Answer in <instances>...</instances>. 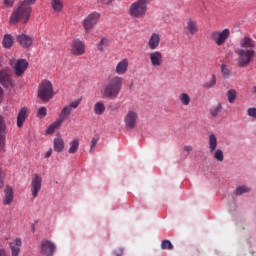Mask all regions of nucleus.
I'll list each match as a JSON object with an SVG mask.
<instances>
[{"label":"nucleus","instance_id":"1","mask_svg":"<svg viewBox=\"0 0 256 256\" xmlns=\"http://www.w3.org/2000/svg\"><path fill=\"white\" fill-rule=\"evenodd\" d=\"M31 13H33V8L31 6L25 5V3L18 4L14 7L9 18L10 25H17L18 23L27 25L31 19Z\"/></svg>","mask_w":256,"mask_h":256},{"label":"nucleus","instance_id":"2","mask_svg":"<svg viewBox=\"0 0 256 256\" xmlns=\"http://www.w3.org/2000/svg\"><path fill=\"white\" fill-rule=\"evenodd\" d=\"M123 89V77L111 76L104 83L103 95L106 99H117Z\"/></svg>","mask_w":256,"mask_h":256},{"label":"nucleus","instance_id":"3","mask_svg":"<svg viewBox=\"0 0 256 256\" xmlns=\"http://www.w3.org/2000/svg\"><path fill=\"white\" fill-rule=\"evenodd\" d=\"M151 0H136L129 7V15L133 19H143L147 15Z\"/></svg>","mask_w":256,"mask_h":256},{"label":"nucleus","instance_id":"4","mask_svg":"<svg viewBox=\"0 0 256 256\" xmlns=\"http://www.w3.org/2000/svg\"><path fill=\"white\" fill-rule=\"evenodd\" d=\"M38 98L43 101V103H49L53 97H55V91L53 90V83L49 80H43L38 85L37 91Z\"/></svg>","mask_w":256,"mask_h":256},{"label":"nucleus","instance_id":"5","mask_svg":"<svg viewBox=\"0 0 256 256\" xmlns=\"http://www.w3.org/2000/svg\"><path fill=\"white\" fill-rule=\"evenodd\" d=\"M237 57V65L240 69H244L245 67H249L251 65V61L255 58V50H245L243 48H237L235 50Z\"/></svg>","mask_w":256,"mask_h":256},{"label":"nucleus","instance_id":"6","mask_svg":"<svg viewBox=\"0 0 256 256\" xmlns=\"http://www.w3.org/2000/svg\"><path fill=\"white\" fill-rule=\"evenodd\" d=\"M217 145H219L217 136H215V134H210L208 136V149L210 153H214V159H216V161L223 163L225 155L223 154V150L217 149Z\"/></svg>","mask_w":256,"mask_h":256},{"label":"nucleus","instance_id":"7","mask_svg":"<svg viewBox=\"0 0 256 256\" xmlns=\"http://www.w3.org/2000/svg\"><path fill=\"white\" fill-rule=\"evenodd\" d=\"M229 37H231V30H229V28H225L222 31L215 30L210 34V39H212L218 47L225 45Z\"/></svg>","mask_w":256,"mask_h":256},{"label":"nucleus","instance_id":"8","mask_svg":"<svg viewBox=\"0 0 256 256\" xmlns=\"http://www.w3.org/2000/svg\"><path fill=\"white\" fill-rule=\"evenodd\" d=\"M137 123H139V113L135 110H128L124 116L125 128L131 131L137 127Z\"/></svg>","mask_w":256,"mask_h":256},{"label":"nucleus","instance_id":"9","mask_svg":"<svg viewBox=\"0 0 256 256\" xmlns=\"http://www.w3.org/2000/svg\"><path fill=\"white\" fill-rule=\"evenodd\" d=\"M100 18H101V14H99L97 12H93L90 15H88L82 21V25H83L84 31L86 33H89L95 27V25H97V23L99 22Z\"/></svg>","mask_w":256,"mask_h":256},{"label":"nucleus","instance_id":"10","mask_svg":"<svg viewBox=\"0 0 256 256\" xmlns=\"http://www.w3.org/2000/svg\"><path fill=\"white\" fill-rule=\"evenodd\" d=\"M150 65L154 67V69H159V67L163 66L165 63V57L163 56L162 52L159 50H154L149 53L148 55Z\"/></svg>","mask_w":256,"mask_h":256},{"label":"nucleus","instance_id":"11","mask_svg":"<svg viewBox=\"0 0 256 256\" xmlns=\"http://www.w3.org/2000/svg\"><path fill=\"white\" fill-rule=\"evenodd\" d=\"M7 139V124L5 118L0 114V153H5V145Z\"/></svg>","mask_w":256,"mask_h":256},{"label":"nucleus","instance_id":"12","mask_svg":"<svg viewBox=\"0 0 256 256\" xmlns=\"http://www.w3.org/2000/svg\"><path fill=\"white\" fill-rule=\"evenodd\" d=\"M185 35H191L192 37L199 33V24L196 20L189 18L183 25Z\"/></svg>","mask_w":256,"mask_h":256},{"label":"nucleus","instance_id":"13","mask_svg":"<svg viewBox=\"0 0 256 256\" xmlns=\"http://www.w3.org/2000/svg\"><path fill=\"white\" fill-rule=\"evenodd\" d=\"M239 47L240 49H245V51H255L256 42L251 38V36L245 35L240 39Z\"/></svg>","mask_w":256,"mask_h":256},{"label":"nucleus","instance_id":"14","mask_svg":"<svg viewBox=\"0 0 256 256\" xmlns=\"http://www.w3.org/2000/svg\"><path fill=\"white\" fill-rule=\"evenodd\" d=\"M0 83L7 89L15 87V84H13V79H11V72L8 69H3L0 71Z\"/></svg>","mask_w":256,"mask_h":256},{"label":"nucleus","instance_id":"15","mask_svg":"<svg viewBox=\"0 0 256 256\" xmlns=\"http://www.w3.org/2000/svg\"><path fill=\"white\" fill-rule=\"evenodd\" d=\"M70 53L72 55H75L76 57L85 55V44L83 43V41L75 39L71 44Z\"/></svg>","mask_w":256,"mask_h":256},{"label":"nucleus","instance_id":"16","mask_svg":"<svg viewBox=\"0 0 256 256\" xmlns=\"http://www.w3.org/2000/svg\"><path fill=\"white\" fill-rule=\"evenodd\" d=\"M42 183L43 179L41 178V176H39V174H34L31 181V192L34 199L37 198V196L39 195Z\"/></svg>","mask_w":256,"mask_h":256},{"label":"nucleus","instance_id":"17","mask_svg":"<svg viewBox=\"0 0 256 256\" xmlns=\"http://www.w3.org/2000/svg\"><path fill=\"white\" fill-rule=\"evenodd\" d=\"M159 45H161V34L153 32L148 39V49L156 51V49H159Z\"/></svg>","mask_w":256,"mask_h":256},{"label":"nucleus","instance_id":"18","mask_svg":"<svg viewBox=\"0 0 256 256\" xmlns=\"http://www.w3.org/2000/svg\"><path fill=\"white\" fill-rule=\"evenodd\" d=\"M55 244H53V242L49 241V240H43L41 242V250L40 252L42 253V255L45 256H53V253H55Z\"/></svg>","mask_w":256,"mask_h":256},{"label":"nucleus","instance_id":"19","mask_svg":"<svg viewBox=\"0 0 256 256\" xmlns=\"http://www.w3.org/2000/svg\"><path fill=\"white\" fill-rule=\"evenodd\" d=\"M29 67V62L25 59H19L17 60L15 66H14V73L16 77H21L25 71H27V68Z\"/></svg>","mask_w":256,"mask_h":256},{"label":"nucleus","instance_id":"20","mask_svg":"<svg viewBox=\"0 0 256 256\" xmlns=\"http://www.w3.org/2000/svg\"><path fill=\"white\" fill-rule=\"evenodd\" d=\"M16 41L24 49H29V47H31V45H33V38L27 34L17 35Z\"/></svg>","mask_w":256,"mask_h":256},{"label":"nucleus","instance_id":"21","mask_svg":"<svg viewBox=\"0 0 256 256\" xmlns=\"http://www.w3.org/2000/svg\"><path fill=\"white\" fill-rule=\"evenodd\" d=\"M27 117H29V109H27V107H22L18 111V115H17V127H19V129L23 127V125L25 124V121H27Z\"/></svg>","mask_w":256,"mask_h":256},{"label":"nucleus","instance_id":"22","mask_svg":"<svg viewBox=\"0 0 256 256\" xmlns=\"http://www.w3.org/2000/svg\"><path fill=\"white\" fill-rule=\"evenodd\" d=\"M129 69V59L124 58L116 65V73L117 75H125Z\"/></svg>","mask_w":256,"mask_h":256},{"label":"nucleus","instance_id":"23","mask_svg":"<svg viewBox=\"0 0 256 256\" xmlns=\"http://www.w3.org/2000/svg\"><path fill=\"white\" fill-rule=\"evenodd\" d=\"M13 187L10 185H7L4 189V199H3V205H11L13 203Z\"/></svg>","mask_w":256,"mask_h":256},{"label":"nucleus","instance_id":"24","mask_svg":"<svg viewBox=\"0 0 256 256\" xmlns=\"http://www.w3.org/2000/svg\"><path fill=\"white\" fill-rule=\"evenodd\" d=\"M65 149V140L61 138V136H58L54 139V151L56 153H63V150Z\"/></svg>","mask_w":256,"mask_h":256},{"label":"nucleus","instance_id":"25","mask_svg":"<svg viewBox=\"0 0 256 256\" xmlns=\"http://www.w3.org/2000/svg\"><path fill=\"white\" fill-rule=\"evenodd\" d=\"M73 109L70 106H64L59 114V120L63 123L66 119H69Z\"/></svg>","mask_w":256,"mask_h":256},{"label":"nucleus","instance_id":"26","mask_svg":"<svg viewBox=\"0 0 256 256\" xmlns=\"http://www.w3.org/2000/svg\"><path fill=\"white\" fill-rule=\"evenodd\" d=\"M63 7V1L51 0V8L53 9L54 13H61V11H63Z\"/></svg>","mask_w":256,"mask_h":256},{"label":"nucleus","instance_id":"27","mask_svg":"<svg viewBox=\"0 0 256 256\" xmlns=\"http://www.w3.org/2000/svg\"><path fill=\"white\" fill-rule=\"evenodd\" d=\"M61 125H63V122L58 118L55 122H53L48 129L46 130V133L48 135H53V133H55L56 129H59V127H61Z\"/></svg>","mask_w":256,"mask_h":256},{"label":"nucleus","instance_id":"28","mask_svg":"<svg viewBox=\"0 0 256 256\" xmlns=\"http://www.w3.org/2000/svg\"><path fill=\"white\" fill-rule=\"evenodd\" d=\"M61 125H63V122L58 118L55 122H53L48 129L46 130V133L48 135H53V133H55L56 129H59V127H61Z\"/></svg>","mask_w":256,"mask_h":256},{"label":"nucleus","instance_id":"29","mask_svg":"<svg viewBox=\"0 0 256 256\" xmlns=\"http://www.w3.org/2000/svg\"><path fill=\"white\" fill-rule=\"evenodd\" d=\"M179 101L184 107H189L191 105V96L187 93H181L179 95Z\"/></svg>","mask_w":256,"mask_h":256},{"label":"nucleus","instance_id":"30","mask_svg":"<svg viewBox=\"0 0 256 256\" xmlns=\"http://www.w3.org/2000/svg\"><path fill=\"white\" fill-rule=\"evenodd\" d=\"M2 44L5 49H11L13 47V36L11 34L4 35Z\"/></svg>","mask_w":256,"mask_h":256},{"label":"nucleus","instance_id":"31","mask_svg":"<svg viewBox=\"0 0 256 256\" xmlns=\"http://www.w3.org/2000/svg\"><path fill=\"white\" fill-rule=\"evenodd\" d=\"M221 111H223V105L221 103H218L216 106L210 108V115L213 119H215V117L219 116Z\"/></svg>","mask_w":256,"mask_h":256},{"label":"nucleus","instance_id":"32","mask_svg":"<svg viewBox=\"0 0 256 256\" xmlns=\"http://www.w3.org/2000/svg\"><path fill=\"white\" fill-rule=\"evenodd\" d=\"M105 103L99 101L96 104H94V113L95 115H103L105 113Z\"/></svg>","mask_w":256,"mask_h":256},{"label":"nucleus","instance_id":"33","mask_svg":"<svg viewBox=\"0 0 256 256\" xmlns=\"http://www.w3.org/2000/svg\"><path fill=\"white\" fill-rule=\"evenodd\" d=\"M69 149H68V153H70L71 155L75 154L77 151H79V140L78 139H74L69 143Z\"/></svg>","mask_w":256,"mask_h":256},{"label":"nucleus","instance_id":"34","mask_svg":"<svg viewBox=\"0 0 256 256\" xmlns=\"http://www.w3.org/2000/svg\"><path fill=\"white\" fill-rule=\"evenodd\" d=\"M217 85V76L215 74H212V78L210 81L205 82L202 87L203 89H213Z\"/></svg>","mask_w":256,"mask_h":256},{"label":"nucleus","instance_id":"35","mask_svg":"<svg viewBox=\"0 0 256 256\" xmlns=\"http://www.w3.org/2000/svg\"><path fill=\"white\" fill-rule=\"evenodd\" d=\"M220 71L222 73L223 79H229V77H231V70H229L227 64H222L220 66Z\"/></svg>","mask_w":256,"mask_h":256},{"label":"nucleus","instance_id":"36","mask_svg":"<svg viewBox=\"0 0 256 256\" xmlns=\"http://www.w3.org/2000/svg\"><path fill=\"white\" fill-rule=\"evenodd\" d=\"M109 47V39L107 38H102L101 41L97 44V49L98 51H105Z\"/></svg>","mask_w":256,"mask_h":256},{"label":"nucleus","instance_id":"37","mask_svg":"<svg viewBox=\"0 0 256 256\" xmlns=\"http://www.w3.org/2000/svg\"><path fill=\"white\" fill-rule=\"evenodd\" d=\"M226 97L229 103H235V100L237 99V91L235 89H230L226 93Z\"/></svg>","mask_w":256,"mask_h":256},{"label":"nucleus","instance_id":"38","mask_svg":"<svg viewBox=\"0 0 256 256\" xmlns=\"http://www.w3.org/2000/svg\"><path fill=\"white\" fill-rule=\"evenodd\" d=\"M173 248H174L173 243H171L169 240H163L161 242V249L163 251L165 250L173 251Z\"/></svg>","mask_w":256,"mask_h":256},{"label":"nucleus","instance_id":"39","mask_svg":"<svg viewBox=\"0 0 256 256\" xmlns=\"http://www.w3.org/2000/svg\"><path fill=\"white\" fill-rule=\"evenodd\" d=\"M250 192H251V189L246 185L238 186L235 191L236 195H243V193H250Z\"/></svg>","mask_w":256,"mask_h":256},{"label":"nucleus","instance_id":"40","mask_svg":"<svg viewBox=\"0 0 256 256\" xmlns=\"http://www.w3.org/2000/svg\"><path fill=\"white\" fill-rule=\"evenodd\" d=\"M47 116V108L45 106H42L38 109L37 117L40 119H43V117Z\"/></svg>","mask_w":256,"mask_h":256},{"label":"nucleus","instance_id":"41","mask_svg":"<svg viewBox=\"0 0 256 256\" xmlns=\"http://www.w3.org/2000/svg\"><path fill=\"white\" fill-rule=\"evenodd\" d=\"M97 143H99V138L94 137L91 140V145H90V153H93L94 149L97 147Z\"/></svg>","mask_w":256,"mask_h":256},{"label":"nucleus","instance_id":"42","mask_svg":"<svg viewBox=\"0 0 256 256\" xmlns=\"http://www.w3.org/2000/svg\"><path fill=\"white\" fill-rule=\"evenodd\" d=\"M10 247H11L12 256H19L21 248H19L18 246H14L13 244H10Z\"/></svg>","mask_w":256,"mask_h":256},{"label":"nucleus","instance_id":"43","mask_svg":"<svg viewBox=\"0 0 256 256\" xmlns=\"http://www.w3.org/2000/svg\"><path fill=\"white\" fill-rule=\"evenodd\" d=\"M247 115L249 117H252L253 119H256V108L255 107L248 108Z\"/></svg>","mask_w":256,"mask_h":256},{"label":"nucleus","instance_id":"44","mask_svg":"<svg viewBox=\"0 0 256 256\" xmlns=\"http://www.w3.org/2000/svg\"><path fill=\"white\" fill-rule=\"evenodd\" d=\"M5 185V172L0 168V189Z\"/></svg>","mask_w":256,"mask_h":256},{"label":"nucleus","instance_id":"45","mask_svg":"<svg viewBox=\"0 0 256 256\" xmlns=\"http://www.w3.org/2000/svg\"><path fill=\"white\" fill-rule=\"evenodd\" d=\"M36 2L37 0H24L23 2H20V3H24V5L31 7L32 5H35Z\"/></svg>","mask_w":256,"mask_h":256},{"label":"nucleus","instance_id":"46","mask_svg":"<svg viewBox=\"0 0 256 256\" xmlns=\"http://www.w3.org/2000/svg\"><path fill=\"white\" fill-rule=\"evenodd\" d=\"M68 107H70V109H77V107H79V101L71 102Z\"/></svg>","mask_w":256,"mask_h":256},{"label":"nucleus","instance_id":"47","mask_svg":"<svg viewBox=\"0 0 256 256\" xmlns=\"http://www.w3.org/2000/svg\"><path fill=\"white\" fill-rule=\"evenodd\" d=\"M13 3H15L14 0H4V5L6 7H13Z\"/></svg>","mask_w":256,"mask_h":256},{"label":"nucleus","instance_id":"48","mask_svg":"<svg viewBox=\"0 0 256 256\" xmlns=\"http://www.w3.org/2000/svg\"><path fill=\"white\" fill-rule=\"evenodd\" d=\"M184 151L186 153H191V151H193V146L191 145L184 146Z\"/></svg>","mask_w":256,"mask_h":256},{"label":"nucleus","instance_id":"49","mask_svg":"<svg viewBox=\"0 0 256 256\" xmlns=\"http://www.w3.org/2000/svg\"><path fill=\"white\" fill-rule=\"evenodd\" d=\"M14 247H19L21 246V239H16L15 244H12Z\"/></svg>","mask_w":256,"mask_h":256},{"label":"nucleus","instance_id":"50","mask_svg":"<svg viewBox=\"0 0 256 256\" xmlns=\"http://www.w3.org/2000/svg\"><path fill=\"white\" fill-rule=\"evenodd\" d=\"M101 3H104L105 5H111L113 3V0H100Z\"/></svg>","mask_w":256,"mask_h":256},{"label":"nucleus","instance_id":"51","mask_svg":"<svg viewBox=\"0 0 256 256\" xmlns=\"http://www.w3.org/2000/svg\"><path fill=\"white\" fill-rule=\"evenodd\" d=\"M52 153H53V150L50 149L48 152H46L45 158H46V159H49V157H51Z\"/></svg>","mask_w":256,"mask_h":256},{"label":"nucleus","instance_id":"52","mask_svg":"<svg viewBox=\"0 0 256 256\" xmlns=\"http://www.w3.org/2000/svg\"><path fill=\"white\" fill-rule=\"evenodd\" d=\"M3 95H4V91H3V88L0 86V103L3 101Z\"/></svg>","mask_w":256,"mask_h":256},{"label":"nucleus","instance_id":"53","mask_svg":"<svg viewBox=\"0 0 256 256\" xmlns=\"http://www.w3.org/2000/svg\"><path fill=\"white\" fill-rule=\"evenodd\" d=\"M0 256H8L7 251H5V249H0Z\"/></svg>","mask_w":256,"mask_h":256},{"label":"nucleus","instance_id":"54","mask_svg":"<svg viewBox=\"0 0 256 256\" xmlns=\"http://www.w3.org/2000/svg\"><path fill=\"white\" fill-rule=\"evenodd\" d=\"M116 256H123V249H120L118 253H116Z\"/></svg>","mask_w":256,"mask_h":256},{"label":"nucleus","instance_id":"55","mask_svg":"<svg viewBox=\"0 0 256 256\" xmlns=\"http://www.w3.org/2000/svg\"><path fill=\"white\" fill-rule=\"evenodd\" d=\"M253 91L256 94V86L253 87Z\"/></svg>","mask_w":256,"mask_h":256}]
</instances>
